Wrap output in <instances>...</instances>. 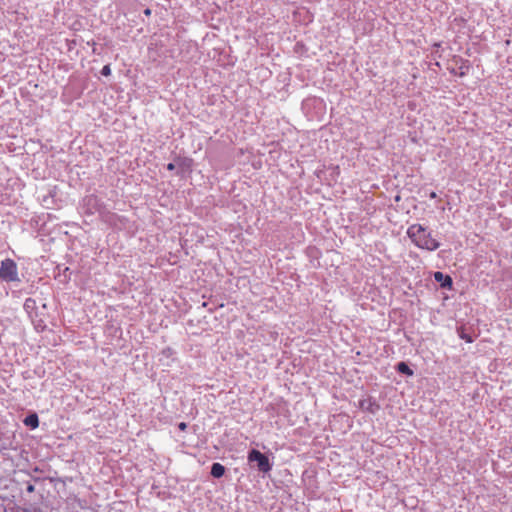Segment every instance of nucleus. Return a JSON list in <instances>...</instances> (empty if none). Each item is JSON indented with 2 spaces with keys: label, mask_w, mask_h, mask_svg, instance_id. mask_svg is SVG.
<instances>
[{
  "label": "nucleus",
  "mask_w": 512,
  "mask_h": 512,
  "mask_svg": "<svg viewBox=\"0 0 512 512\" xmlns=\"http://www.w3.org/2000/svg\"><path fill=\"white\" fill-rule=\"evenodd\" d=\"M0 278L6 282L18 281L17 265L12 259H5L0 266Z\"/></svg>",
  "instance_id": "f03ea898"
},
{
  "label": "nucleus",
  "mask_w": 512,
  "mask_h": 512,
  "mask_svg": "<svg viewBox=\"0 0 512 512\" xmlns=\"http://www.w3.org/2000/svg\"><path fill=\"white\" fill-rule=\"evenodd\" d=\"M92 45H93V52L95 53V52H96V48H95V45H96V44H95V42H94V41L92 42Z\"/></svg>",
  "instance_id": "dca6fc26"
},
{
  "label": "nucleus",
  "mask_w": 512,
  "mask_h": 512,
  "mask_svg": "<svg viewBox=\"0 0 512 512\" xmlns=\"http://www.w3.org/2000/svg\"><path fill=\"white\" fill-rule=\"evenodd\" d=\"M101 74L103 76H110L111 75V67L109 64L103 66L102 70H101Z\"/></svg>",
  "instance_id": "9b49d317"
},
{
  "label": "nucleus",
  "mask_w": 512,
  "mask_h": 512,
  "mask_svg": "<svg viewBox=\"0 0 512 512\" xmlns=\"http://www.w3.org/2000/svg\"><path fill=\"white\" fill-rule=\"evenodd\" d=\"M434 279L441 284L443 288H451L452 278L449 275H444L442 272H435Z\"/></svg>",
  "instance_id": "39448f33"
},
{
  "label": "nucleus",
  "mask_w": 512,
  "mask_h": 512,
  "mask_svg": "<svg viewBox=\"0 0 512 512\" xmlns=\"http://www.w3.org/2000/svg\"><path fill=\"white\" fill-rule=\"evenodd\" d=\"M468 70H469L468 61H462V65L459 67V72L457 73V75L459 77H463L467 74Z\"/></svg>",
  "instance_id": "1a4fd4ad"
},
{
  "label": "nucleus",
  "mask_w": 512,
  "mask_h": 512,
  "mask_svg": "<svg viewBox=\"0 0 512 512\" xmlns=\"http://www.w3.org/2000/svg\"><path fill=\"white\" fill-rule=\"evenodd\" d=\"M167 169H168V170H170V171L174 170V169H175V164H173V163H169V164L167 165Z\"/></svg>",
  "instance_id": "ddd939ff"
},
{
  "label": "nucleus",
  "mask_w": 512,
  "mask_h": 512,
  "mask_svg": "<svg viewBox=\"0 0 512 512\" xmlns=\"http://www.w3.org/2000/svg\"><path fill=\"white\" fill-rule=\"evenodd\" d=\"M248 461L256 462L257 467L261 472L267 473L271 470V464L268 457L256 449H252L248 453Z\"/></svg>",
  "instance_id": "7ed1b4c3"
},
{
  "label": "nucleus",
  "mask_w": 512,
  "mask_h": 512,
  "mask_svg": "<svg viewBox=\"0 0 512 512\" xmlns=\"http://www.w3.org/2000/svg\"><path fill=\"white\" fill-rule=\"evenodd\" d=\"M396 369L398 372L407 376H412L414 374L413 370L405 362H399Z\"/></svg>",
  "instance_id": "6e6552de"
},
{
  "label": "nucleus",
  "mask_w": 512,
  "mask_h": 512,
  "mask_svg": "<svg viewBox=\"0 0 512 512\" xmlns=\"http://www.w3.org/2000/svg\"><path fill=\"white\" fill-rule=\"evenodd\" d=\"M225 474V467L220 463H213L211 466V475L215 478H221Z\"/></svg>",
  "instance_id": "423d86ee"
},
{
  "label": "nucleus",
  "mask_w": 512,
  "mask_h": 512,
  "mask_svg": "<svg viewBox=\"0 0 512 512\" xmlns=\"http://www.w3.org/2000/svg\"><path fill=\"white\" fill-rule=\"evenodd\" d=\"M28 490H29V491H32V490H33V486H29V487H28Z\"/></svg>",
  "instance_id": "f3484780"
},
{
  "label": "nucleus",
  "mask_w": 512,
  "mask_h": 512,
  "mask_svg": "<svg viewBox=\"0 0 512 512\" xmlns=\"http://www.w3.org/2000/svg\"><path fill=\"white\" fill-rule=\"evenodd\" d=\"M359 407L365 411H368L372 414L376 413L379 410V405L376 404L371 399H363L359 402Z\"/></svg>",
  "instance_id": "20e7f679"
},
{
  "label": "nucleus",
  "mask_w": 512,
  "mask_h": 512,
  "mask_svg": "<svg viewBox=\"0 0 512 512\" xmlns=\"http://www.w3.org/2000/svg\"><path fill=\"white\" fill-rule=\"evenodd\" d=\"M429 196L430 198L435 199L437 197V193L432 191Z\"/></svg>",
  "instance_id": "4468645a"
},
{
  "label": "nucleus",
  "mask_w": 512,
  "mask_h": 512,
  "mask_svg": "<svg viewBox=\"0 0 512 512\" xmlns=\"http://www.w3.org/2000/svg\"><path fill=\"white\" fill-rule=\"evenodd\" d=\"M192 163H193V160H192V159H190V158H184V159H180V163H179V165H180V166H183V167H185V168H187V169H190V168H191V166H192Z\"/></svg>",
  "instance_id": "9d476101"
},
{
  "label": "nucleus",
  "mask_w": 512,
  "mask_h": 512,
  "mask_svg": "<svg viewBox=\"0 0 512 512\" xmlns=\"http://www.w3.org/2000/svg\"><path fill=\"white\" fill-rule=\"evenodd\" d=\"M407 236L419 249L435 251L440 247V242L433 236L432 231L426 226L414 223L407 228Z\"/></svg>",
  "instance_id": "f257e3e1"
},
{
  "label": "nucleus",
  "mask_w": 512,
  "mask_h": 512,
  "mask_svg": "<svg viewBox=\"0 0 512 512\" xmlns=\"http://www.w3.org/2000/svg\"><path fill=\"white\" fill-rule=\"evenodd\" d=\"M178 428H179L181 431H185V430H186V428H187V424H186L185 422H181V423H179Z\"/></svg>",
  "instance_id": "f8f14e48"
},
{
  "label": "nucleus",
  "mask_w": 512,
  "mask_h": 512,
  "mask_svg": "<svg viewBox=\"0 0 512 512\" xmlns=\"http://www.w3.org/2000/svg\"><path fill=\"white\" fill-rule=\"evenodd\" d=\"M144 14H145V15H147V16H148V15H150V14H151V10H150V9H146V10L144 11Z\"/></svg>",
  "instance_id": "2eb2a0df"
},
{
  "label": "nucleus",
  "mask_w": 512,
  "mask_h": 512,
  "mask_svg": "<svg viewBox=\"0 0 512 512\" xmlns=\"http://www.w3.org/2000/svg\"><path fill=\"white\" fill-rule=\"evenodd\" d=\"M23 422L26 426H29L32 429H36L39 426V418L37 414L28 415Z\"/></svg>",
  "instance_id": "0eeeda50"
}]
</instances>
